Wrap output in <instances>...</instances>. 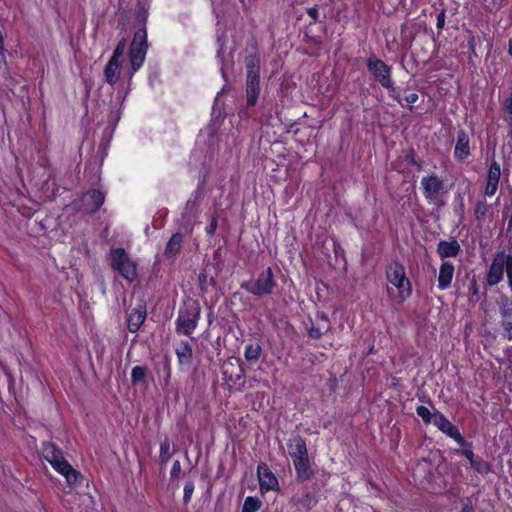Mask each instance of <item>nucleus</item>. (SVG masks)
Wrapping results in <instances>:
<instances>
[{
  "instance_id": "2",
  "label": "nucleus",
  "mask_w": 512,
  "mask_h": 512,
  "mask_svg": "<svg viewBox=\"0 0 512 512\" xmlns=\"http://www.w3.org/2000/svg\"><path fill=\"white\" fill-rule=\"evenodd\" d=\"M287 449L295 469L296 480L300 483L310 481L315 472L311 466L306 440L300 435H292L287 441Z\"/></svg>"
},
{
  "instance_id": "25",
  "label": "nucleus",
  "mask_w": 512,
  "mask_h": 512,
  "mask_svg": "<svg viewBox=\"0 0 512 512\" xmlns=\"http://www.w3.org/2000/svg\"><path fill=\"white\" fill-rule=\"evenodd\" d=\"M261 354L262 346L259 340L251 341L246 344L244 349V358L248 363H256L260 359Z\"/></svg>"
},
{
  "instance_id": "7",
  "label": "nucleus",
  "mask_w": 512,
  "mask_h": 512,
  "mask_svg": "<svg viewBox=\"0 0 512 512\" xmlns=\"http://www.w3.org/2000/svg\"><path fill=\"white\" fill-rule=\"evenodd\" d=\"M240 287L258 298L273 294L274 289L277 287V281L275 279L273 269L271 267H267L260 272L254 280L242 282Z\"/></svg>"
},
{
  "instance_id": "35",
  "label": "nucleus",
  "mask_w": 512,
  "mask_h": 512,
  "mask_svg": "<svg viewBox=\"0 0 512 512\" xmlns=\"http://www.w3.org/2000/svg\"><path fill=\"white\" fill-rule=\"evenodd\" d=\"M470 466L475 472L480 474H487L490 471V464L480 456H477Z\"/></svg>"
},
{
  "instance_id": "55",
  "label": "nucleus",
  "mask_w": 512,
  "mask_h": 512,
  "mask_svg": "<svg viewBox=\"0 0 512 512\" xmlns=\"http://www.w3.org/2000/svg\"><path fill=\"white\" fill-rule=\"evenodd\" d=\"M322 319L325 320L326 322H329L328 317L326 315H324V314L322 315Z\"/></svg>"
},
{
  "instance_id": "32",
  "label": "nucleus",
  "mask_w": 512,
  "mask_h": 512,
  "mask_svg": "<svg viewBox=\"0 0 512 512\" xmlns=\"http://www.w3.org/2000/svg\"><path fill=\"white\" fill-rule=\"evenodd\" d=\"M501 177V167L500 164L496 161H492L489 165L486 182L499 183Z\"/></svg>"
},
{
  "instance_id": "54",
  "label": "nucleus",
  "mask_w": 512,
  "mask_h": 512,
  "mask_svg": "<svg viewBox=\"0 0 512 512\" xmlns=\"http://www.w3.org/2000/svg\"><path fill=\"white\" fill-rule=\"evenodd\" d=\"M191 205H194V202H192V201H190V200H189V201L186 203V208L191 207Z\"/></svg>"
},
{
  "instance_id": "24",
  "label": "nucleus",
  "mask_w": 512,
  "mask_h": 512,
  "mask_svg": "<svg viewBox=\"0 0 512 512\" xmlns=\"http://www.w3.org/2000/svg\"><path fill=\"white\" fill-rule=\"evenodd\" d=\"M223 374L225 376L226 381L229 383V385L236 389L241 390L246 383V377L244 370L241 366L237 368V372L233 373V371L229 374L227 368H224Z\"/></svg>"
},
{
  "instance_id": "28",
  "label": "nucleus",
  "mask_w": 512,
  "mask_h": 512,
  "mask_svg": "<svg viewBox=\"0 0 512 512\" xmlns=\"http://www.w3.org/2000/svg\"><path fill=\"white\" fill-rule=\"evenodd\" d=\"M318 503V499L315 493L305 492L296 502V506L300 510H311Z\"/></svg>"
},
{
  "instance_id": "13",
  "label": "nucleus",
  "mask_w": 512,
  "mask_h": 512,
  "mask_svg": "<svg viewBox=\"0 0 512 512\" xmlns=\"http://www.w3.org/2000/svg\"><path fill=\"white\" fill-rule=\"evenodd\" d=\"M472 156L469 134L464 129L456 132L453 157L458 163H464Z\"/></svg>"
},
{
  "instance_id": "8",
  "label": "nucleus",
  "mask_w": 512,
  "mask_h": 512,
  "mask_svg": "<svg viewBox=\"0 0 512 512\" xmlns=\"http://www.w3.org/2000/svg\"><path fill=\"white\" fill-rule=\"evenodd\" d=\"M148 48L149 45L147 29L145 27H141L135 31L128 50L130 70L132 75L143 66Z\"/></svg>"
},
{
  "instance_id": "49",
  "label": "nucleus",
  "mask_w": 512,
  "mask_h": 512,
  "mask_svg": "<svg viewBox=\"0 0 512 512\" xmlns=\"http://www.w3.org/2000/svg\"><path fill=\"white\" fill-rule=\"evenodd\" d=\"M205 281H206V276L203 273H201L199 275V282H200L201 290L204 289L203 284H204Z\"/></svg>"
},
{
  "instance_id": "21",
  "label": "nucleus",
  "mask_w": 512,
  "mask_h": 512,
  "mask_svg": "<svg viewBox=\"0 0 512 512\" xmlns=\"http://www.w3.org/2000/svg\"><path fill=\"white\" fill-rule=\"evenodd\" d=\"M436 252L443 262L446 261L445 259L447 258L457 257L461 252V245L456 239L450 241L440 240L437 243Z\"/></svg>"
},
{
  "instance_id": "5",
  "label": "nucleus",
  "mask_w": 512,
  "mask_h": 512,
  "mask_svg": "<svg viewBox=\"0 0 512 512\" xmlns=\"http://www.w3.org/2000/svg\"><path fill=\"white\" fill-rule=\"evenodd\" d=\"M387 281L397 289L399 303L405 302L412 296V283L406 275L405 266L398 260H393L386 267Z\"/></svg>"
},
{
  "instance_id": "43",
  "label": "nucleus",
  "mask_w": 512,
  "mask_h": 512,
  "mask_svg": "<svg viewBox=\"0 0 512 512\" xmlns=\"http://www.w3.org/2000/svg\"><path fill=\"white\" fill-rule=\"evenodd\" d=\"M323 334H324V331L320 327L315 326L313 324L308 329V336L311 339L318 340V339H320L323 336Z\"/></svg>"
},
{
  "instance_id": "40",
  "label": "nucleus",
  "mask_w": 512,
  "mask_h": 512,
  "mask_svg": "<svg viewBox=\"0 0 512 512\" xmlns=\"http://www.w3.org/2000/svg\"><path fill=\"white\" fill-rule=\"evenodd\" d=\"M163 372H164V384L165 386L169 385L172 375V366L171 361L168 357H165L163 363Z\"/></svg>"
},
{
  "instance_id": "36",
  "label": "nucleus",
  "mask_w": 512,
  "mask_h": 512,
  "mask_svg": "<svg viewBox=\"0 0 512 512\" xmlns=\"http://www.w3.org/2000/svg\"><path fill=\"white\" fill-rule=\"evenodd\" d=\"M416 414L422 419V421L427 425L431 422L433 423V414L430 410L423 405H419L416 407Z\"/></svg>"
},
{
  "instance_id": "17",
  "label": "nucleus",
  "mask_w": 512,
  "mask_h": 512,
  "mask_svg": "<svg viewBox=\"0 0 512 512\" xmlns=\"http://www.w3.org/2000/svg\"><path fill=\"white\" fill-rule=\"evenodd\" d=\"M246 76L245 92H246V107L252 108L257 104L261 87L260 76Z\"/></svg>"
},
{
  "instance_id": "1",
  "label": "nucleus",
  "mask_w": 512,
  "mask_h": 512,
  "mask_svg": "<svg viewBox=\"0 0 512 512\" xmlns=\"http://www.w3.org/2000/svg\"><path fill=\"white\" fill-rule=\"evenodd\" d=\"M42 457L52 466V468L65 477L70 487L78 486L82 483V474L74 469L65 459L62 449L52 441H45L41 447Z\"/></svg>"
},
{
  "instance_id": "42",
  "label": "nucleus",
  "mask_w": 512,
  "mask_h": 512,
  "mask_svg": "<svg viewBox=\"0 0 512 512\" xmlns=\"http://www.w3.org/2000/svg\"><path fill=\"white\" fill-rule=\"evenodd\" d=\"M499 183L486 182L484 188V196L492 197L496 194L498 190Z\"/></svg>"
},
{
  "instance_id": "53",
  "label": "nucleus",
  "mask_w": 512,
  "mask_h": 512,
  "mask_svg": "<svg viewBox=\"0 0 512 512\" xmlns=\"http://www.w3.org/2000/svg\"><path fill=\"white\" fill-rule=\"evenodd\" d=\"M365 511L366 512H378V511L374 510V508L370 505H366Z\"/></svg>"
},
{
  "instance_id": "20",
  "label": "nucleus",
  "mask_w": 512,
  "mask_h": 512,
  "mask_svg": "<svg viewBox=\"0 0 512 512\" xmlns=\"http://www.w3.org/2000/svg\"><path fill=\"white\" fill-rule=\"evenodd\" d=\"M454 272L455 266L451 261H443L440 264L439 273L437 276V286L439 290L444 291L451 287Z\"/></svg>"
},
{
  "instance_id": "19",
  "label": "nucleus",
  "mask_w": 512,
  "mask_h": 512,
  "mask_svg": "<svg viewBox=\"0 0 512 512\" xmlns=\"http://www.w3.org/2000/svg\"><path fill=\"white\" fill-rule=\"evenodd\" d=\"M147 317L146 304H139L136 308H133L127 317V328L131 333L139 331Z\"/></svg>"
},
{
  "instance_id": "10",
  "label": "nucleus",
  "mask_w": 512,
  "mask_h": 512,
  "mask_svg": "<svg viewBox=\"0 0 512 512\" xmlns=\"http://www.w3.org/2000/svg\"><path fill=\"white\" fill-rule=\"evenodd\" d=\"M126 46L127 40L125 37H122L118 41L116 47L114 48L111 58L108 60L107 64L104 67V80L107 84H109L112 87H114L115 84L119 81Z\"/></svg>"
},
{
  "instance_id": "4",
  "label": "nucleus",
  "mask_w": 512,
  "mask_h": 512,
  "mask_svg": "<svg viewBox=\"0 0 512 512\" xmlns=\"http://www.w3.org/2000/svg\"><path fill=\"white\" fill-rule=\"evenodd\" d=\"M506 272L509 288L512 291V254L498 251L494 254L486 275L485 285L489 288L499 284Z\"/></svg>"
},
{
  "instance_id": "34",
  "label": "nucleus",
  "mask_w": 512,
  "mask_h": 512,
  "mask_svg": "<svg viewBox=\"0 0 512 512\" xmlns=\"http://www.w3.org/2000/svg\"><path fill=\"white\" fill-rule=\"evenodd\" d=\"M381 87H383L384 89L387 90L388 92V95L394 99L395 101H397L401 106H404L403 105V102H402V98L395 86V81L393 80V78H391L389 81L385 82L384 85H381Z\"/></svg>"
},
{
  "instance_id": "51",
  "label": "nucleus",
  "mask_w": 512,
  "mask_h": 512,
  "mask_svg": "<svg viewBox=\"0 0 512 512\" xmlns=\"http://www.w3.org/2000/svg\"><path fill=\"white\" fill-rule=\"evenodd\" d=\"M472 293H473L474 295H476V294L478 293V287H477V285H476V282H475V281L473 282V285H472Z\"/></svg>"
},
{
  "instance_id": "29",
  "label": "nucleus",
  "mask_w": 512,
  "mask_h": 512,
  "mask_svg": "<svg viewBox=\"0 0 512 512\" xmlns=\"http://www.w3.org/2000/svg\"><path fill=\"white\" fill-rule=\"evenodd\" d=\"M404 161L414 166L417 171H421L423 169V160L418 157L416 151L413 148H409L404 152Z\"/></svg>"
},
{
  "instance_id": "39",
  "label": "nucleus",
  "mask_w": 512,
  "mask_h": 512,
  "mask_svg": "<svg viewBox=\"0 0 512 512\" xmlns=\"http://www.w3.org/2000/svg\"><path fill=\"white\" fill-rule=\"evenodd\" d=\"M445 19H446V8L442 7L436 18V29L438 36L441 35L442 30L445 27Z\"/></svg>"
},
{
  "instance_id": "3",
  "label": "nucleus",
  "mask_w": 512,
  "mask_h": 512,
  "mask_svg": "<svg viewBox=\"0 0 512 512\" xmlns=\"http://www.w3.org/2000/svg\"><path fill=\"white\" fill-rule=\"evenodd\" d=\"M201 319V306L198 300L187 297L178 310L175 320V332L177 335L190 337L196 330Z\"/></svg>"
},
{
  "instance_id": "11",
  "label": "nucleus",
  "mask_w": 512,
  "mask_h": 512,
  "mask_svg": "<svg viewBox=\"0 0 512 512\" xmlns=\"http://www.w3.org/2000/svg\"><path fill=\"white\" fill-rule=\"evenodd\" d=\"M365 66L369 75L380 86L393 78L392 66L380 59L375 53H371L365 59Z\"/></svg>"
},
{
  "instance_id": "48",
  "label": "nucleus",
  "mask_w": 512,
  "mask_h": 512,
  "mask_svg": "<svg viewBox=\"0 0 512 512\" xmlns=\"http://www.w3.org/2000/svg\"><path fill=\"white\" fill-rule=\"evenodd\" d=\"M505 109L507 111V113L510 115V117L512 118V93L510 94V96L506 99L505 101Z\"/></svg>"
},
{
  "instance_id": "9",
  "label": "nucleus",
  "mask_w": 512,
  "mask_h": 512,
  "mask_svg": "<svg viewBox=\"0 0 512 512\" xmlns=\"http://www.w3.org/2000/svg\"><path fill=\"white\" fill-rule=\"evenodd\" d=\"M108 257L111 267L128 282L137 278V264L130 259L124 248H112Z\"/></svg>"
},
{
  "instance_id": "47",
  "label": "nucleus",
  "mask_w": 512,
  "mask_h": 512,
  "mask_svg": "<svg viewBox=\"0 0 512 512\" xmlns=\"http://www.w3.org/2000/svg\"><path fill=\"white\" fill-rule=\"evenodd\" d=\"M418 99H419V95L415 92L406 95L404 98L406 103L409 105H413L414 103H416L418 101ZM410 110H412V106H410Z\"/></svg>"
},
{
  "instance_id": "44",
  "label": "nucleus",
  "mask_w": 512,
  "mask_h": 512,
  "mask_svg": "<svg viewBox=\"0 0 512 512\" xmlns=\"http://www.w3.org/2000/svg\"><path fill=\"white\" fill-rule=\"evenodd\" d=\"M476 38L474 35L470 34L467 38V48H468V51L470 53L469 55V59L472 58V55H475L476 56Z\"/></svg>"
},
{
  "instance_id": "33",
  "label": "nucleus",
  "mask_w": 512,
  "mask_h": 512,
  "mask_svg": "<svg viewBox=\"0 0 512 512\" xmlns=\"http://www.w3.org/2000/svg\"><path fill=\"white\" fill-rule=\"evenodd\" d=\"M170 446V440L167 437L160 443L159 462L161 465H165L172 456Z\"/></svg>"
},
{
  "instance_id": "14",
  "label": "nucleus",
  "mask_w": 512,
  "mask_h": 512,
  "mask_svg": "<svg viewBox=\"0 0 512 512\" xmlns=\"http://www.w3.org/2000/svg\"><path fill=\"white\" fill-rule=\"evenodd\" d=\"M257 476L261 493L279 490L278 478L266 463L260 462L257 465Z\"/></svg>"
},
{
  "instance_id": "27",
  "label": "nucleus",
  "mask_w": 512,
  "mask_h": 512,
  "mask_svg": "<svg viewBox=\"0 0 512 512\" xmlns=\"http://www.w3.org/2000/svg\"><path fill=\"white\" fill-rule=\"evenodd\" d=\"M148 367L145 365H136L131 370V384L137 386L146 383L148 377Z\"/></svg>"
},
{
  "instance_id": "31",
  "label": "nucleus",
  "mask_w": 512,
  "mask_h": 512,
  "mask_svg": "<svg viewBox=\"0 0 512 512\" xmlns=\"http://www.w3.org/2000/svg\"><path fill=\"white\" fill-rule=\"evenodd\" d=\"M488 212V204L485 199L478 200L474 206V216L475 220L479 223H482L486 219V214Z\"/></svg>"
},
{
  "instance_id": "22",
  "label": "nucleus",
  "mask_w": 512,
  "mask_h": 512,
  "mask_svg": "<svg viewBox=\"0 0 512 512\" xmlns=\"http://www.w3.org/2000/svg\"><path fill=\"white\" fill-rule=\"evenodd\" d=\"M320 2L321 0H318V2L314 6L306 9V12L310 17V25L324 23L325 19L327 18V14L324 11V6H329L332 3V0H327L323 3Z\"/></svg>"
},
{
  "instance_id": "12",
  "label": "nucleus",
  "mask_w": 512,
  "mask_h": 512,
  "mask_svg": "<svg viewBox=\"0 0 512 512\" xmlns=\"http://www.w3.org/2000/svg\"><path fill=\"white\" fill-rule=\"evenodd\" d=\"M105 194L99 189H90L83 193L79 205V210L87 214L96 213L104 204Z\"/></svg>"
},
{
  "instance_id": "30",
  "label": "nucleus",
  "mask_w": 512,
  "mask_h": 512,
  "mask_svg": "<svg viewBox=\"0 0 512 512\" xmlns=\"http://www.w3.org/2000/svg\"><path fill=\"white\" fill-rule=\"evenodd\" d=\"M262 507V501L256 496H247L244 499L241 512H258Z\"/></svg>"
},
{
  "instance_id": "16",
  "label": "nucleus",
  "mask_w": 512,
  "mask_h": 512,
  "mask_svg": "<svg viewBox=\"0 0 512 512\" xmlns=\"http://www.w3.org/2000/svg\"><path fill=\"white\" fill-rule=\"evenodd\" d=\"M433 424L436 426L442 433L452 438L455 442L459 439H462V434L460 433L458 427L454 425L442 412L435 411L433 413Z\"/></svg>"
},
{
  "instance_id": "50",
  "label": "nucleus",
  "mask_w": 512,
  "mask_h": 512,
  "mask_svg": "<svg viewBox=\"0 0 512 512\" xmlns=\"http://www.w3.org/2000/svg\"><path fill=\"white\" fill-rule=\"evenodd\" d=\"M503 327L506 331H511L512 330V322L503 323Z\"/></svg>"
},
{
  "instance_id": "6",
  "label": "nucleus",
  "mask_w": 512,
  "mask_h": 512,
  "mask_svg": "<svg viewBox=\"0 0 512 512\" xmlns=\"http://www.w3.org/2000/svg\"><path fill=\"white\" fill-rule=\"evenodd\" d=\"M420 189L427 204L438 208L445 204L444 197L448 189L444 180L438 174L432 172L423 176L420 181Z\"/></svg>"
},
{
  "instance_id": "37",
  "label": "nucleus",
  "mask_w": 512,
  "mask_h": 512,
  "mask_svg": "<svg viewBox=\"0 0 512 512\" xmlns=\"http://www.w3.org/2000/svg\"><path fill=\"white\" fill-rule=\"evenodd\" d=\"M138 8L137 20L142 24V27L146 28V22L149 16L148 7H146L144 2L139 1Z\"/></svg>"
},
{
  "instance_id": "26",
  "label": "nucleus",
  "mask_w": 512,
  "mask_h": 512,
  "mask_svg": "<svg viewBox=\"0 0 512 512\" xmlns=\"http://www.w3.org/2000/svg\"><path fill=\"white\" fill-rule=\"evenodd\" d=\"M456 442L460 445V448L454 449V453L456 455L464 456L471 464L477 457L474 454L472 442L467 441L464 437Z\"/></svg>"
},
{
  "instance_id": "52",
  "label": "nucleus",
  "mask_w": 512,
  "mask_h": 512,
  "mask_svg": "<svg viewBox=\"0 0 512 512\" xmlns=\"http://www.w3.org/2000/svg\"><path fill=\"white\" fill-rule=\"evenodd\" d=\"M508 52H509L510 56L512 57V38L509 39V42H508Z\"/></svg>"
},
{
  "instance_id": "18",
  "label": "nucleus",
  "mask_w": 512,
  "mask_h": 512,
  "mask_svg": "<svg viewBox=\"0 0 512 512\" xmlns=\"http://www.w3.org/2000/svg\"><path fill=\"white\" fill-rule=\"evenodd\" d=\"M178 365L181 370H187L193 363V348L187 340H181L175 348Z\"/></svg>"
},
{
  "instance_id": "45",
  "label": "nucleus",
  "mask_w": 512,
  "mask_h": 512,
  "mask_svg": "<svg viewBox=\"0 0 512 512\" xmlns=\"http://www.w3.org/2000/svg\"><path fill=\"white\" fill-rule=\"evenodd\" d=\"M181 473V463L179 460H175L172 464L171 471H170V477L171 479L178 478L179 474Z\"/></svg>"
},
{
  "instance_id": "23",
  "label": "nucleus",
  "mask_w": 512,
  "mask_h": 512,
  "mask_svg": "<svg viewBox=\"0 0 512 512\" xmlns=\"http://www.w3.org/2000/svg\"><path fill=\"white\" fill-rule=\"evenodd\" d=\"M183 244V235L180 232L172 234L169 241L166 244L164 250V256L166 259H175L180 253Z\"/></svg>"
},
{
  "instance_id": "41",
  "label": "nucleus",
  "mask_w": 512,
  "mask_h": 512,
  "mask_svg": "<svg viewBox=\"0 0 512 512\" xmlns=\"http://www.w3.org/2000/svg\"><path fill=\"white\" fill-rule=\"evenodd\" d=\"M217 228H218V218H217V216H212L209 225L205 229L207 236H209V237L214 236Z\"/></svg>"
},
{
  "instance_id": "15",
  "label": "nucleus",
  "mask_w": 512,
  "mask_h": 512,
  "mask_svg": "<svg viewBox=\"0 0 512 512\" xmlns=\"http://www.w3.org/2000/svg\"><path fill=\"white\" fill-rule=\"evenodd\" d=\"M246 51L249 53L245 58L246 76H260V56L255 38L247 42Z\"/></svg>"
},
{
  "instance_id": "46",
  "label": "nucleus",
  "mask_w": 512,
  "mask_h": 512,
  "mask_svg": "<svg viewBox=\"0 0 512 512\" xmlns=\"http://www.w3.org/2000/svg\"><path fill=\"white\" fill-rule=\"evenodd\" d=\"M460 512H475V508L470 498H465V500L462 503V508Z\"/></svg>"
},
{
  "instance_id": "38",
  "label": "nucleus",
  "mask_w": 512,
  "mask_h": 512,
  "mask_svg": "<svg viewBox=\"0 0 512 512\" xmlns=\"http://www.w3.org/2000/svg\"><path fill=\"white\" fill-rule=\"evenodd\" d=\"M194 489H195V485H194V482L192 480H188L185 485H184V489H183V502L184 504H188L190 503L191 499H192V496H193V493H194Z\"/></svg>"
}]
</instances>
